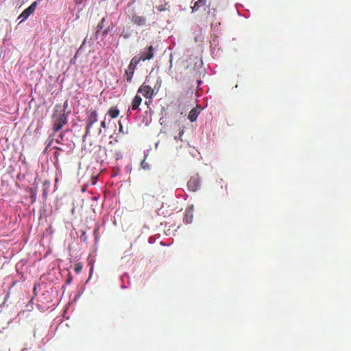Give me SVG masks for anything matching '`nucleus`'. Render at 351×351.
<instances>
[{"label": "nucleus", "mask_w": 351, "mask_h": 351, "mask_svg": "<svg viewBox=\"0 0 351 351\" xmlns=\"http://www.w3.org/2000/svg\"><path fill=\"white\" fill-rule=\"evenodd\" d=\"M117 174H118V172H114V174L112 175L113 176H117Z\"/></svg>", "instance_id": "nucleus-37"}, {"label": "nucleus", "mask_w": 351, "mask_h": 351, "mask_svg": "<svg viewBox=\"0 0 351 351\" xmlns=\"http://www.w3.org/2000/svg\"><path fill=\"white\" fill-rule=\"evenodd\" d=\"M167 4L159 5V6H157L156 8H158V10L160 12H162V10H167Z\"/></svg>", "instance_id": "nucleus-22"}, {"label": "nucleus", "mask_w": 351, "mask_h": 351, "mask_svg": "<svg viewBox=\"0 0 351 351\" xmlns=\"http://www.w3.org/2000/svg\"><path fill=\"white\" fill-rule=\"evenodd\" d=\"M97 116L98 114L97 111H92L90 114L88 116V118L87 119V121L89 124V128H91L93 125L94 123L97 122Z\"/></svg>", "instance_id": "nucleus-13"}, {"label": "nucleus", "mask_w": 351, "mask_h": 351, "mask_svg": "<svg viewBox=\"0 0 351 351\" xmlns=\"http://www.w3.org/2000/svg\"><path fill=\"white\" fill-rule=\"evenodd\" d=\"M84 0H75V2L77 5H80V3H82Z\"/></svg>", "instance_id": "nucleus-30"}, {"label": "nucleus", "mask_w": 351, "mask_h": 351, "mask_svg": "<svg viewBox=\"0 0 351 351\" xmlns=\"http://www.w3.org/2000/svg\"><path fill=\"white\" fill-rule=\"evenodd\" d=\"M141 167H143V169H149V163L146 162L145 159L141 161Z\"/></svg>", "instance_id": "nucleus-23"}, {"label": "nucleus", "mask_w": 351, "mask_h": 351, "mask_svg": "<svg viewBox=\"0 0 351 351\" xmlns=\"http://www.w3.org/2000/svg\"><path fill=\"white\" fill-rule=\"evenodd\" d=\"M114 25L112 22H110L109 24H108L107 26L106 27V28L103 30L102 35L103 36L108 35L109 32H110L111 30H112V29L114 28Z\"/></svg>", "instance_id": "nucleus-16"}, {"label": "nucleus", "mask_w": 351, "mask_h": 351, "mask_svg": "<svg viewBox=\"0 0 351 351\" xmlns=\"http://www.w3.org/2000/svg\"><path fill=\"white\" fill-rule=\"evenodd\" d=\"M77 57H79V56H77V52H76L75 56H73V58L70 60V63L75 64Z\"/></svg>", "instance_id": "nucleus-24"}, {"label": "nucleus", "mask_w": 351, "mask_h": 351, "mask_svg": "<svg viewBox=\"0 0 351 351\" xmlns=\"http://www.w3.org/2000/svg\"><path fill=\"white\" fill-rule=\"evenodd\" d=\"M130 20L132 23H134V25H137V26H145L147 21L145 16H143V15H138L136 13L132 14L130 17Z\"/></svg>", "instance_id": "nucleus-6"}, {"label": "nucleus", "mask_w": 351, "mask_h": 351, "mask_svg": "<svg viewBox=\"0 0 351 351\" xmlns=\"http://www.w3.org/2000/svg\"><path fill=\"white\" fill-rule=\"evenodd\" d=\"M132 109H128V112H127V115L129 116L130 115V114L132 113Z\"/></svg>", "instance_id": "nucleus-33"}, {"label": "nucleus", "mask_w": 351, "mask_h": 351, "mask_svg": "<svg viewBox=\"0 0 351 351\" xmlns=\"http://www.w3.org/2000/svg\"><path fill=\"white\" fill-rule=\"evenodd\" d=\"M119 130L121 131V132H123V126L121 123V122H119Z\"/></svg>", "instance_id": "nucleus-29"}, {"label": "nucleus", "mask_w": 351, "mask_h": 351, "mask_svg": "<svg viewBox=\"0 0 351 351\" xmlns=\"http://www.w3.org/2000/svg\"><path fill=\"white\" fill-rule=\"evenodd\" d=\"M154 239H152V237H150V238L149 239V242L150 243H152V242H154Z\"/></svg>", "instance_id": "nucleus-35"}, {"label": "nucleus", "mask_w": 351, "mask_h": 351, "mask_svg": "<svg viewBox=\"0 0 351 351\" xmlns=\"http://www.w3.org/2000/svg\"><path fill=\"white\" fill-rule=\"evenodd\" d=\"M56 143L59 144V147H54L55 149H60V151L66 152L70 153L74 149L75 145L72 140H69L65 138V132L60 133L56 140Z\"/></svg>", "instance_id": "nucleus-2"}, {"label": "nucleus", "mask_w": 351, "mask_h": 351, "mask_svg": "<svg viewBox=\"0 0 351 351\" xmlns=\"http://www.w3.org/2000/svg\"><path fill=\"white\" fill-rule=\"evenodd\" d=\"M80 239L81 240H82L83 241H86L87 240V236L85 233V232H83L80 236Z\"/></svg>", "instance_id": "nucleus-26"}, {"label": "nucleus", "mask_w": 351, "mask_h": 351, "mask_svg": "<svg viewBox=\"0 0 351 351\" xmlns=\"http://www.w3.org/2000/svg\"><path fill=\"white\" fill-rule=\"evenodd\" d=\"M147 154H145V158H147Z\"/></svg>", "instance_id": "nucleus-39"}, {"label": "nucleus", "mask_w": 351, "mask_h": 351, "mask_svg": "<svg viewBox=\"0 0 351 351\" xmlns=\"http://www.w3.org/2000/svg\"><path fill=\"white\" fill-rule=\"evenodd\" d=\"M141 60H151L154 56V47L152 45L144 49L141 53Z\"/></svg>", "instance_id": "nucleus-7"}, {"label": "nucleus", "mask_w": 351, "mask_h": 351, "mask_svg": "<svg viewBox=\"0 0 351 351\" xmlns=\"http://www.w3.org/2000/svg\"><path fill=\"white\" fill-rule=\"evenodd\" d=\"M193 211L194 206L193 205L189 206L185 210V215L184 217V221L186 223H191L193 220Z\"/></svg>", "instance_id": "nucleus-10"}, {"label": "nucleus", "mask_w": 351, "mask_h": 351, "mask_svg": "<svg viewBox=\"0 0 351 351\" xmlns=\"http://www.w3.org/2000/svg\"><path fill=\"white\" fill-rule=\"evenodd\" d=\"M86 42H87V38H86V37H85V38L84 39L83 43L80 46L79 49L77 50V55H80V53H82V51H83V50L84 49V47L86 45Z\"/></svg>", "instance_id": "nucleus-19"}, {"label": "nucleus", "mask_w": 351, "mask_h": 351, "mask_svg": "<svg viewBox=\"0 0 351 351\" xmlns=\"http://www.w3.org/2000/svg\"><path fill=\"white\" fill-rule=\"evenodd\" d=\"M83 269V266L82 264H77L75 266V271L77 272V274H79V272L82 271Z\"/></svg>", "instance_id": "nucleus-21"}, {"label": "nucleus", "mask_w": 351, "mask_h": 351, "mask_svg": "<svg viewBox=\"0 0 351 351\" xmlns=\"http://www.w3.org/2000/svg\"><path fill=\"white\" fill-rule=\"evenodd\" d=\"M141 60V56H136L132 58L131 60L130 64H129V69H132L133 73H134V69L136 66L139 64V62Z\"/></svg>", "instance_id": "nucleus-12"}, {"label": "nucleus", "mask_w": 351, "mask_h": 351, "mask_svg": "<svg viewBox=\"0 0 351 351\" xmlns=\"http://www.w3.org/2000/svg\"><path fill=\"white\" fill-rule=\"evenodd\" d=\"M206 3V0H198L197 1H195L193 6H191L192 12H197V10H199L200 7H202V5H205Z\"/></svg>", "instance_id": "nucleus-15"}, {"label": "nucleus", "mask_w": 351, "mask_h": 351, "mask_svg": "<svg viewBox=\"0 0 351 351\" xmlns=\"http://www.w3.org/2000/svg\"><path fill=\"white\" fill-rule=\"evenodd\" d=\"M200 111L201 109L199 106H196V108H193L192 110H191L188 114V119H189L191 122H195V121H197Z\"/></svg>", "instance_id": "nucleus-11"}, {"label": "nucleus", "mask_w": 351, "mask_h": 351, "mask_svg": "<svg viewBox=\"0 0 351 351\" xmlns=\"http://www.w3.org/2000/svg\"><path fill=\"white\" fill-rule=\"evenodd\" d=\"M101 128H106V121H101Z\"/></svg>", "instance_id": "nucleus-32"}, {"label": "nucleus", "mask_w": 351, "mask_h": 351, "mask_svg": "<svg viewBox=\"0 0 351 351\" xmlns=\"http://www.w3.org/2000/svg\"><path fill=\"white\" fill-rule=\"evenodd\" d=\"M184 133V130H180L178 135L175 136V140H178V138H181Z\"/></svg>", "instance_id": "nucleus-27"}, {"label": "nucleus", "mask_w": 351, "mask_h": 351, "mask_svg": "<svg viewBox=\"0 0 351 351\" xmlns=\"http://www.w3.org/2000/svg\"><path fill=\"white\" fill-rule=\"evenodd\" d=\"M142 101V98L140 95H135L132 101V110H138Z\"/></svg>", "instance_id": "nucleus-14"}, {"label": "nucleus", "mask_w": 351, "mask_h": 351, "mask_svg": "<svg viewBox=\"0 0 351 351\" xmlns=\"http://www.w3.org/2000/svg\"><path fill=\"white\" fill-rule=\"evenodd\" d=\"M125 75L127 76V77H126L127 82H131L132 80L134 73H133L132 70H130V64L128 66V69L125 71Z\"/></svg>", "instance_id": "nucleus-18"}, {"label": "nucleus", "mask_w": 351, "mask_h": 351, "mask_svg": "<svg viewBox=\"0 0 351 351\" xmlns=\"http://www.w3.org/2000/svg\"><path fill=\"white\" fill-rule=\"evenodd\" d=\"M117 154V158H121L122 154H121V152H118Z\"/></svg>", "instance_id": "nucleus-34"}, {"label": "nucleus", "mask_w": 351, "mask_h": 351, "mask_svg": "<svg viewBox=\"0 0 351 351\" xmlns=\"http://www.w3.org/2000/svg\"><path fill=\"white\" fill-rule=\"evenodd\" d=\"M201 186V180L199 175L192 176L187 182V188L190 191H197Z\"/></svg>", "instance_id": "nucleus-4"}, {"label": "nucleus", "mask_w": 351, "mask_h": 351, "mask_svg": "<svg viewBox=\"0 0 351 351\" xmlns=\"http://www.w3.org/2000/svg\"><path fill=\"white\" fill-rule=\"evenodd\" d=\"M156 84H157L158 85H160V84H161V81H160V80H157V82H156Z\"/></svg>", "instance_id": "nucleus-36"}, {"label": "nucleus", "mask_w": 351, "mask_h": 351, "mask_svg": "<svg viewBox=\"0 0 351 351\" xmlns=\"http://www.w3.org/2000/svg\"><path fill=\"white\" fill-rule=\"evenodd\" d=\"M37 5L38 1H33V3H32V4L29 5L28 8H25V10H24V11L22 12V13L20 14L19 16V18L21 19L20 23H21V21H24V20L29 17L30 14H33V12H35Z\"/></svg>", "instance_id": "nucleus-5"}, {"label": "nucleus", "mask_w": 351, "mask_h": 351, "mask_svg": "<svg viewBox=\"0 0 351 351\" xmlns=\"http://www.w3.org/2000/svg\"><path fill=\"white\" fill-rule=\"evenodd\" d=\"M59 156H60V150H57V149H56V151H55V152L53 153V157L56 158V162L58 160Z\"/></svg>", "instance_id": "nucleus-25"}, {"label": "nucleus", "mask_w": 351, "mask_h": 351, "mask_svg": "<svg viewBox=\"0 0 351 351\" xmlns=\"http://www.w3.org/2000/svg\"><path fill=\"white\" fill-rule=\"evenodd\" d=\"M119 37H123L124 39H129L133 35L134 29L130 25L119 26L115 30Z\"/></svg>", "instance_id": "nucleus-3"}, {"label": "nucleus", "mask_w": 351, "mask_h": 351, "mask_svg": "<svg viewBox=\"0 0 351 351\" xmlns=\"http://www.w3.org/2000/svg\"><path fill=\"white\" fill-rule=\"evenodd\" d=\"M138 92L141 93V94H143V95L145 97L151 98L154 93V88H151L149 85L143 84L140 86Z\"/></svg>", "instance_id": "nucleus-8"}, {"label": "nucleus", "mask_w": 351, "mask_h": 351, "mask_svg": "<svg viewBox=\"0 0 351 351\" xmlns=\"http://www.w3.org/2000/svg\"><path fill=\"white\" fill-rule=\"evenodd\" d=\"M66 107H68V101H66L64 103V112H65V110H66Z\"/></svg>", "instance_id": "nucleus-31"}, {"label": "nucleus", "mask_w": 351, "mask_h": 351, "mask_svg": "<svg viewBox=\"0 0 351 351\" xmlns=\"http://www.w3.org/2000/svg\"><path fill=\"white\" fill-rule=\"evenodd\" d=\"M107 19L106 17H103L101 21L98 23L97 27H96V31L95 32V34L93 37L90 38V39H93V40H96V39H98V36L101 32V29L104 27L105 25H107Z\"/></svg>", "instance_id": "nucleus-9"}, {"label": "nucleus", "mask_w": 351, "mask_h": 351, "mask_svg": "<svg viewBox=\"0 0 351 351\" xmlns=\"http://www.w3.org/2000/svg\"><path fill=\"white\" fill-rule=\"evenodd\" d=\"M97 229H95V230H94V232H95V233H96V232H97Z\"/></svg>", "instance_id": "nucleus-38"}, {"label": "nucleus", "mask_w": 351, "mask_h": 351, "mask_svg": "<svg viewBox=\"0 0 351 351\" xmlns=\"http://www.w3.org/2000/svg\"><path fill=\"white\" fill-rule=\"evenodd\" d=\"M60 107H61L60 104H56L55 106L54 112L53 113V117L54 119L53 130L55 132L60 131L62 126L64 125V124H66V123L68 122L67 116L65 113L64 110L60 111V113L58 114V112L60 109Z\"/></svg>", "instance_id": "nucleus-1"}, {"label": "nucleus", "mask_w": 351, "mask_h": 351, "mask_svg": "<svg viewBox=\"0 0 351 351\" xmlns=\"http://www.w3.org/2000/svg\"><path fill=\"white\" fill-rule=\"evenodd\" d=\"M72 280H73V277L69 276V277H68L67 280H66V282L68 283V285H69V283L71 282Z\"/></svg>", "instance_id": "nucleus-28"}, {"label": "nucleus", "mask_w": 351, "mask_h": 351, "mask_svg": "<svg viewBox=\"0 0 351 351\" xmlns=\"http://www.w3.org/2000/svg\"><path fill=\"white\" fill-rule=\"evenodd\" d=\"M119 110L117 108H110L108 114H110L112 119H115L119 114Z\"/></svg>", "instance_id": "nucleus-17"}, {"label": "nucleus", "mask_w": 351, "mask_h": 351, "mask_svg": "<svg viewBox=\"0 0 351 351\" xmlns=\"http://www.w3.org/2000/svg\"><path fill=\"white\" fill-rule=\"evenodd\" d=\"M90 128H89V124H88L87 120H86V132L84 133V135L83 138H86L87 135H88V134H90Z\"/></svg>", "instance_id": "nucleus-20"}]
</instances>
